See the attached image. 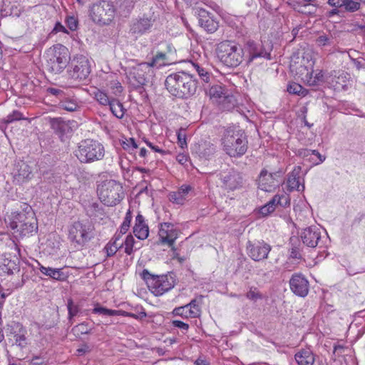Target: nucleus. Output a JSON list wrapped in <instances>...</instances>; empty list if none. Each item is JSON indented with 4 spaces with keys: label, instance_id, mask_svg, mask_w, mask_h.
<instances>
[{
    "label": "nucleus",
    "instance_id": "obj_24",
    "mask_svg": "<svg viewBox=\"0 0 365 365\" xmlns=\"http://www.w3.org/2000/svg\"><path fill=\"white\" fill-rule=\"evenodd\" d=\"M321 238V232L317 226L305 228L301 233L302 242L309 247H315Z\"/></svg>",
    "mask_w": 365,
    "mask_h": 365
},
{
    "label": "nucleus",
    "instance_id": "obj_59",
    "mask_svg": "<svg viewBox=\"0 0 365 365\" xmlns=\"http://www.w3.org/2000/svg\"><path fill=\"white\" fill-rule=\"evenodd\" d=\"M189 156L185 153H179L176 156L177 161L181 164L182 165L187 166V163L188 162Z\"/></svg>",
    "mask_w": 365,
    "mask_h": 365
},
{
    "label": "nucleus",
    "instance_id": "obj_62",
    "mask_svg": "<svg viewBox=\"0 0 365 365\" xmlns=\"http://www.w3.org/2000/svg\"><path fill=\"white\" fill-rule=\"evenodd\" d=\"M328 3L331 6L339 8L344 4V0H328Z\"/></svg>",
    "mask_w": 365,
    "mask_h": 365
},
{
    "label": "nucleus",
    "instance_id": "obj_6",
    "mask_svg": "<svg viewBox=\"0 0 365 365\" xmlns=\"http://www.w3.org/2000/svg\"><path fill=\"white\" fill-rule=\"evenodd\" d=\"M46 68L54 74L61 73L70 60L68 49L61 44L50 48L46 52Z\"/></svg>",
    "mask_w": 365,
    "mask_h": 365
},
{
    "label": "nucleus",
    "instance_id": "obj_3",
    "mask_svg": "<svg viewBox=\"0 0 365 365\" xmlns=\"http://www.w3.org/2000/svg\"><path fill=\"white\" fill-rule=\"evenodd\" d=\"M222 149L230 157L242 156L247 150V140L245 133L240 129L228 128L221 139Z\"/></svg>",
    "mask_w": 365,
    "mask_h": 365
},
{
    "label": "nucleus",
    "instance_id": "obj_45",
    "mask_svg": "<svg viewBox=\"0 0 365 365\" xmlns=\"http://www.w3.org/2000/svg\"><path fill=\"white\" fill-rule=\"evenodd\" d=\"M246 297L253 302L263 298L262 294L258 290L257 287H251L246 294Z\"/></svg>",
    "mask_w": 365,
    "mask_h": 365
},
{
    "label": "nucleus",
    "instance_id": "obj_39",
    "mask_svg": "<svg viewBox=\"0 0 365 365\" xmlns=\"http://www.w3.org/2000/svg\"><path fill=\"white\" fill-rule=\"evenodd\" d=\"M112 113L118 118H121L124 115L123 105L116 99L113 98L110 103L108 104Z\"/></svg>",
    "mask_w": 365,
    "mask_h": 365
},
{
    "label": "nucleus",
    "instance_id": "obj_63",
    "mask_svg": "<svg viewBox=\"0 0 365 365\" xmlns=\"http://www.w3.org/2000/svg\"><path fill=\"white\" fill-rule=\"evenodd\" d=\"M31 363L33 365H45V361L39 356H34L31 359Z\"/></svg>",
    "mask_w": 365,
    "mask_h": 365
},
{
    "label": "nucleus",
    "instance_id": "obj_2",
    "mask_svg": "<svg viewBox=\"0 0 365 365\" xmlns=\"http://www.w3.org/2000/svg\"><path fill=\"white\" fill-rule=\"evenodd\" d=\"M6 223L13 233L19 237L31 234L37 229L35 213L30 206H26L22 212L11 213Z\"/></svg>",
    "mask_w": 365,
    "mask_h": 365
},
{
    "label": "nucleus",
    "instance_id": "obj_4",
    "mask_svg": "<svg viewBox=\"0 0 365 365\" xmlns=\"http://www.w3.org/2000/svg\"><path fill=\"white\" fill-rule=\"evenodd\" d=\"M94 236V227L88 220L76 221L68 227V239L76 249L84 247Z\"/></svg>",
    "mask_w": 365,
    "mask_h": 365
},
{
    "label": "nucleus",
    "instance_id": "obj_37",
    "mask_svg": "<svg viewBox=\"0 0 365 365\" xmlns=\"http://www.w3.org/2000/svg\"><path fill=\"white\" fill-rule=\"evenodd\" d=\"M59 106L61 108L69 112L76 111L79 108V106L76 99L68 98L61 101L59 103Z\"/></svg>",
    "mask_w": 365,
    "mask_h": 365
},
{
    "label": "nucleus",
    "instance_id": "obj_35",
    "mask_svg": "<svg viewBox=\"0 0 365 365\" xmlns=\"http://www.w3.org/2000/svg\"><path fill=\"white\" fill-rule=\"evenodd\" d=\"M168 57L164 52H158L153 58L151 62L148 63L150 68H160L168 64Z\"/></svg>",
    "mask_w": 365,
    "mask_h": 365
},
{
    "label": "nucleus",
    "instance_id": "obj_34",
    "mask_svg": "<svg viewBox=\"0 0 365 365\" xmlns=\"http://www.w3.org/2000/svg\"><path fill=\"white\" fill-rule=\"evenodd\" d=\"M0 269L4 272L11 274L17 269V264L15 260H12L4 255L0 258Z\"/></svg>",
    "mask_w": 365,
    "mask_h": 365
},
{
    "label": "nucleus",
    "instance_id": "obj_54",
    "mask_svg": "<svg viewBox=\"0 0 365 365\" xmlns=\"http://www.w3.org/2000/svg\"><path fill=\"white\" fill-rule=\"evenodd\" d=\"M142 310L138 312V314L134 313H129L123 310H120V313L118 314V316H123V317H130L134 319H142L145 318L147 314L143 309H141Z\"/></svg>",
    "mask_w": 365,
    "mask_h": 365
},
{
    "label": "nucleus",
    "instance_id": "obj_42",
    "mask_svg": "<svg viewBox=\"0 0 365 365\" xmlns=\"http://www.w3.org/2000/svg\"><path fill=\"white\" fill-rule=\"evenodd\" d=\"M67 309L68 312V321L71 324H73V318L76 317L80 311L79 307L74 304L71 299L68 300Z\"/></svg>",
    "mask_w": 365,
    "mask_h": 365
},
{
    "label": "nucleus",
    "instance_id": "obj_25",
    "mask_svg": "<svg viewBox=\"0 0 365 365\" xmlns=\"http://www.w3.org/2000/svg\"><path fill=\"white\" fill-rule=\"evenodd\" d=\"M223 186L230 190L240 188L242 185V175L235 170H230L222 176Z\"/></svg>",
    "mask_w": 365,
    "mask_h": 365
},
{
    "label": "nucleus",
    "instance_id": "obj_20",
    "mask_svg": "<svg viewBox=\"0 0 365 365\" xmlns=\"http://www.w3.org/2000/svg\"><path fill=\"white\" fill-rule=\"evenodd\" d=\"M289 204L290 199L288 195H276L266 205L259 209V213L262 217H266L273 212L277 205L285 207L289 206Z\"/></svg>",
    "mask_w": 365,
    "mask_h": 365
},
{
    "label": "nucleus",
    "instance_id": "obj_38",
    "mask_svg": "<svg viewBox=\"0 0 365 365\" xmlns=\"http://www.w3.org/2000/svg\"><path fill=\"white\" fill-rule=\"evenodd\" d=\"M119 238L115 237L113 240L110 241L104 247L107 257L113 256L122 247L123 244L118 243Z\"/></svg>",
    "mask_w": 365,
    "mask_h": 365
},
{
    "label": "nucleus",
    "instance_id": "obj_31",
    "mask_svg": "<svg viewBox=\"0 0 365 365\" xmlns=\"http://www.w3.org/2000/svg\"><path fill=\"white\" fill-rule=\"evenodd\" d=\"M299 168L294 169L289 175L287 179V186L290 191L297 190L304 191V185L301 183L299 176Z\"/></svg>",
    "mask_w": 365,
    "mask_h": 365
},
{
    "label": "nucleus",
    "instance_id": "obj_29",
    "mask_svg": "<svg viewBox=\"0 0 365 365\" xmlns=\"http://www.w3.org/2000/svg\"><path fill=\"white\" fill-rule=\"evenodd\" d=\"M38 263V269L40 272L54 280L63 282L66 280L67 276L62 272L61 268H52L49 267H44L39 262Z\"/></svg>",
    "mask_w": 365,
    "mask_h": 365
},
{
    "label": "nucleus",
    "instance_id": "obj_60",
    "mask_svg": "<svg viewBox=\"0 0 365 365\" xmlns=\"http://www.w3.org/2000/svg\"><path fill=\"white\" fill-rule=\"evenodd\" d=\"M145 143H146V145L150 147L153 150H154L155 152H157V153H159L162 155H165L167 153V151L160 148L157 145H155L153 143H152L151 142L148 141V140H145Z\"/></svg>",
    "mask_w": 365,
    "mask_h": 365
},
{
    "label": "nucleus",
    "instance_id": "obj_23",
    "mask_svg": "<svg viewBox=\"0 0 365 365\" xmlns=\"http://www.w3.org/2000/svg\"><path fill=\"white\" fill-rule=\"evenodd\" d=\"M291 290L297 296L305 297L309 292V282L302 274H293L289 280Z\"/></svg>",
    "mask_w": 365,
    "mask_h": 365
},
{
    "label": "nucleus",
    "instance_id": "obj_8",
    "mask_svg": "<svg viewBox=\"0 0 365 365\" xmlns=\"http://www.w3.org/2000/svg\"><path fill=\"white\" fill-rule=\"evenodd\" d=\"M98 195L100 200L104 205L113 206L123 199V187L120 183L115 180H106L98 185Z\"/></svg>",
    "mask_w": 365,
    "mask_h": 365
},
{
    "label": "nucleus",
    "instance_id": "obj_11",
    "mask_svg": "<svg viewBox=\"0 0 365 365\" xmlns=\"http://www.w3.org/2000/svg\"><path fill=\"white\" fill-rule=\"evenodd\" d=\"M154 12L139 15L131 20L129 25V33L135 38H138L149 33L155 22Z\"/></svg>",
    "mask_w": 365,
    "mask_h": 365
},
{
    "label": "nucleus",
    "instance_id": "obj_30",
    "mask_svg": "<svg viewBox=\"0 0 365 365\" xmlns=\"http://www.w3.org/2000/svg\"><path fill=\"white\" fill-rule=\"evenodd\" d=\"M300 63V66L296 67V69L299 70L298 71L307 72V71L312 70L314 64V51L310 48L304 49Z\"/></svg>",
    "mask_w": 365,
    "mask_h": 365
},
{
    "label": "nucleus",
    "instance_id": "obj_51",
    "mask_svg": "<svg viewBox=\"0 0 365 365\" xmlns=\"http://www.w3.org/2000/svg\"><path fill=\"white\" fill-rule=\"evenodd\" d=\"M346 11L349 12H354L359 9L360 4L352 0H344L343 6Z\"/></svg>",
    "mask_w": 365,
    "mask_h": 365
},
{
    "label": "nucleus",
    "instance_id": "obj_57",
    "mask_svg": "<svg viewBox=\"0 0 365 365\" xmlns=\"http://www.w3.org/2000/svg\"><path fill=\"white\" fill-rule=\"evenodd\" d=\"M319 46H325L331 43V38L325 34L320 35L316 40Z\"/></svg>",
    "mask_w": 365,
    "mask_h": 365
},
{
    "label": "nucleus",
    "instance_id": "obj_1",
    "mask_svg": "<svg viewBox=\"0 0 365 365\" xmlns=\"http://www.w3.org/2000/svg\"><path fill=\"white\" fill-rule=\"evenodd\" d=\"M168 92L179 98H187L196 93L197 83L194 76L181 71L170 74L165 82Z\"/></svg>",
    "mask_w": 365,
    "mask_h": 365
},
{
    "label": "nucleus",
    "instance_id": "obj_21",
    "mask_svg": "<svg viewBox=\"0 0 365 365\" xmlns=\"http://www.w3.org/2000/svg\"><path fill=\"white\" fill-rule=\"evenodd\" d=\"M158 235L162 244H167L168 246L173 247L178 237V230L175 228L174 225L164 222L160 225Z\"/></svg>",
    "mask_w": 365,
    "mask_h": 365
},
{
    "label": "nucleus",
    "instance_id": "obj_55",
    "mask_svg": "<svg viewBox=\"0 0 365 365\" xmlns=\"http://www.w3.org/2000/svg\"><path fill=\"white\" fill-rule=\"evenodd\" d=\"M123 148L127 150H133L138 148V145L135 143L134 138L126 139L125 141H123L122 143Z\"/></svg>",
    "mask_w": 365,
    "mask_h": 365
},
{
    "label": "nucleus",
    "instance_id": "obj_64",
    "mask_svg": "<svg viewBox=\"0 0 365 365\" xmlns=\"http://www.w3.org/2000/svg\"><path fill=\"white\" fill-rule=\"evenodd\" d=\"M53 31H55L56 33H58V32L68 33L66 28L59 22L56 24L55 27L53 29Z\"/></svg>",
    "mask_w": 365,
    "mask_h": 365
},
{
    "label": "nucleus",
    "instance_id": "obj_5",
    "mask_svg": "<svg viewBox=\"0 0 365 365\" xmlns=\"http://www.w3.org/2000/svg\"><path fill=\"white\" fill-rule=\"evenodd\" d=\"M140 276L145 282L149 290L155 296L163 295L175 285V279L172 274L155 275L148 269H143Z\"/></svg>",
    "mask_w": 365,
    "mask_h": 365
},
{
    "label": "nucleus",
    "instance_id": "obj_53",
    "mask_svg": "<svg viewBox=\"0 0 365 365\" xmlns=\"http://www.w3.org/2000/svg\"><path fill=\"white\" fill-rule=\"evenodd\" d=\"M132 220V215L130 210L126 212L125 217L124 218L123 222L120 227V232L122 234H125L130 227V222Z\"/></svg>",
    "mask_w": 365,
    "mask_h": 365
},
{
    "label": "nucleus",
    "instance_id": "obj_40",
    "mask_svg": "<svg viewBox=\"0 0 365 365\" xmlns=\"http://www.w3.org/2000/svg\"><path fill=\"white\" fill-rule=\"evenodd\" d=\"M224 91L225 88L220 85H214L210 88L208 94L211 98L221 99L222 98H226Z\"/></svg>",
    "mask_w": 365,
    "mask_h": 365
},
{
    "label": "nucleus",
    "instance_id": "obj_10",
    "mask_svg": "<svg viewBox=\"0 0 365 365\" xmlns=\"http://www.w3.org/2000/svg\"><path fill=\"white\" fill-rule=\"evenodd\" d=\"M76 155L81 163L99 160L104 156V148L98 141L86 139L80 143Z\"/></svg>",
    "mask_w": 365,
    "mask_h": 365
},
{
    "label": "nucleus",
    "instance_id": "obj_52",
    "mask_svg": "<svg viewBox=\"0 0 365 365\" xmlns=\"http://www.w3.org/2000/svg\"><path fill=\"white\" fill-rule=\"evenodd\" d=\"M72 330L76 335L86 334L90 333V329L88 328V324L85 322H83L75 326Z\"/></svg>",
    "mask_w": 365,
    "mask_h": 365
},
{
    "label": "nucleus",
    "instance_id": "obj_61",
    "mask_svg": "<svg viewBox=\"0 0 365 365\" xmlns=\"http://www.w3.org/2000/svg\"><path fill=\"white\" fill-rule=\"evenodd\" d=\"M195 365H210V362L208 359L204 356H200L194 362Z\"/></svg>",
    "mask_w": 365,
    "mask_h": 365
},
{
    "label": "nucleus",
    "instance_id": "obj_50",
    "mask_svg": "<svg viewBox=\"0 0 365 365\" xmlns=\"http://www.w3.org/2000/svg\"><path fill=\"white\" fill-rule=\"evenodd\" d=\"M135 243V240L133 237L130 235H128L124 242L125 245V252L130 255L133 252V245Z\"/></svg>",
    "mask_w": 365,
    "mask_h": 365
},
{
    "label": "nucleus",
    "instance_id": "obj_44",
    "mask_svg": "<svg viewBox=\"0 0 365 365\" xmlns=\"http://www.w3.org/2000/svg\"><path fill=\"white\" fill-rule=\"evenodd\" d=\"M95 98L103 106H108L113 98L109 97L106 93L98 91L95 93Z\"/></svg>",
    "mask_w": 365,
    "mask_h": 365
},
{
    "label": "nucleus",
    "instance_id": "obj_46",
    "mask_svg": "<svg viewBox=\"0 0 365 365\" xmlns=\"http://www.w3.org/2000/svg\"><path fill=\"white\" fill-rule=\"evenodd\" d=\"M26 331L21 329L19 333L14 335L15 344L23 348L27 344V339L25 336Z\"/></svg>",
    "mask_w": 365,
    "mask_h": 365
},
{
    "label": "nucleus",
    "instance_id": "obj_13",
    "mask_svg": "<svg viewBox=\"0 0 365 365\" xmlns=\"http://www.w3.org/2000/svg\"><path fill=\"white\" fill-rule=\"evenodd\" d=\"M153 76V71L148 63H141L131 68L129 79L135 86L147 84Z\"/></svg>",
    "mask_w": 365,
    "mask_h": 365
},
{
    "label": "nucleus",
    "instance_id": "obj_43",
    "mask_svg": "<svg viewBox=\"0 0 365 365\" xmlns=\"http://www.w3.org/2000/svg\"><path fill=\"white\" fill-rule=\"evenodd\" d=\"M287 91L292 94H297L304 96L307 93V91L304 89L300 84L292 83L287 86Z\"/></svg>",
    "mask_w": 365,
    "mask_h": 365
},
{
    "label": "nucleus",
    "instance_id": "obj_17",
    "mask_svg": "<svg viewBox=\"0 0 365 365\" xmlns=\"http://www.w3.org/2000/svg\"><path fill=\"white\" fill-rule=\"evenodd\" d=\"M279 173H268L263 170L261 171L258 180V186L262 190L265 192H272L280 184Z\"/></svg>",
    "mask_w": 365,
    "mask_h": 365
},
{
    "label": "nucleus",
    "instance_id": "obj_16",
    "mask_svg": "<svg viewBox=\"0 0 365 365\" xmlns=\"http://www.w3.org/2000/svg\"><path fill=\"white\" fill-rule=\"evenodd\" d=\"M247 254L255 261H261L268 257L271 246L263 241L255 242L248 241L246 245Z\"/></svg>",
    "mask_w": 365,
    "mask_h": 365
},
{
    "label": "nucleus",
    "instance_id": "obj_33",
    "mask_svg": "<svg viewBox=\"0 0 365 365\" xmlns=\"http://www.w3.org/2000/svg\"><path fill=\"white\" fill-rule=\"evenodd\" d=\"M134 0H115V12L122 16H127L134 8Z\"/></svg>",
    "mask_w": 365,
    "mask_h": 365
},
{
    "label": "nucleus",
    "instance_id": "obj_28",
    "mask_svg": "<svg viewBox=\"0 0 365 365\" xmlns=\"http://www.w3.org/2000/svg\"><path fill=\"white\" fill-rule=\"evenodd\" d=\"M133 233L139 240H145L148 237V226L145 223L144 217L140 214L136 216Z\"/></svg>",
    "mask_w": 365,
    "mask_h": 365
},
{
    "label": "nucleus",
    "instance_id": "obj_48",
    "mask_svg": "<svg viewBox=\"0 0 365 365\" xmlns=\"http://www.w3.org/2000/svg\"><path fill=\"white\" fill-rule=\"evenodd\" d=\"M186 129L180 128L177 131L178 143L181 148H187Z\"/></svg>",
    "mask_w": 365,
    "mask_h": 365
},
{
    "label": "nucleus",
    "instance_id": "obj_27",
    "mask_svg": "<svg viewBox=\"0 0 365 365\" xmlns=\"http://www.w3.org/2000/svg\"><path fill=\"white\" fill-rule=\"evenodd\" d=\"M294 359L298 365H314L315 356L309 349H302L298 351Z\"/></svg>",
    "mask_w": 365,
    "mask_h": 365
},
{
    "label": "nucleus",
    "instance_id": "obj_58",
    "mask_svg": "<svg viewBox=\"0 0 365 365\" xmlns=\"http://www.w3.org/2000/svg\"><path fill=\"white\" fill-rule=\"evenodd\" d=\"M171 323L173 327L179 328L182 331H187L189 329V325L187 324L180 320H173Z\"/></svg>",
    "mask_w": 365,
    "mask_h": 365
},
{
    "label": "nucleus",
    "instance_id": "obj_49",
    "mask_svg": "<svg viewBox=\"0 0 365 365\" xmlns=\"http://www.w3.org/2000/svg\"><path fill=\"white\" fill-rule=\"evenodd\" d=\"M203 150L201 154L206 158L212 155L216 150L215 146L210 143H205L202 145Z\"/></svg>",
    "mask_w": 365,
    "mask_h": 365
},
{
    "label": "nucleus",
    "instance_id": "obj_47",
    "mask_svg": "<svg viewBox=\"0 0 365 365\" xmlns=\"http://www.w3.org/2000/svg\"><path fill=\"white\" fill-rule=\"evenodd\" d=\"M24 118V115L19 110H14L11 113L9 114L5 118H4L2 122L6 124H9Z\"/></svg>",
    "mask_w": 365,
    "mask_h": 365
},
{
    "label": "nucleus",
    "instance_id": "obj_18",
    "mask_svg": "<svg viewBox=\"0 0 365 365\" xmlns=\"http://www.w3.org/2000/svg\"><path fill=\"white\" fill-rule=\"evenodd\" d=\"M13 180L21 185L31 180L34 176L33 170L29 165L24 161H18L14 164L12 171Z\"/></svg>",
    "mask_w": 365,
    "mask_h": 365
},
{
    "label": "nucleus",
    "instance_id": "obj_7",
    "mask_svg": "<svg viewBox=\"0 0 365 365\" xmlns=\"http://www.w3.org/2000/svg\"><path fill=\"white\" fill-rule=\"evenodd\" d=\"M217 54L220 61L228 67H237L243 60V49L236 43L230 41L218 44Z\"/></svg>",
    "mask_w": 365,
    "mask_h": 365
},
{
    "label": "nucleus",
    "instance_id": "obj_32",
    "mask_svg": "<svg viewBox=\"0 0 365 365\" xmlns=\"http://www.w3.org/2000/svg\"><path fill=\"white\" fill-rule=\"evenodd\" d=\"M191 190L190 185H183L178 191L170 192L169 195V199L171 202L182 205L186 200L187 195Z\"/></svg>",
    "mask_w": 365,
    "mask_h": 365
},
{
    "label": "nucleus",
    "instance_id": "obj_26",
    "mask_svg": "<svg viewBox=\"0 0 365 365\" xmlns=\"http://www.w3.org/2000/svg\"><path fill=\"white\" fill-rule=\"evenodd\" d=\"M301 79L309 86H317L324 81V75L322 71H318L313 76V68L307 72L297 71Z\"/></svg>",
    "mask_w": 365,
    "mask_h": 365
},
{
    "label": "nucleus",
    "instance_id": "obj_9",
    "mask_svg": "<svg viewBox=\"0 0 365 365\" xmlns=\"http://www.w3.org/2000/svg\"><path fill=\"white\" fill-rule=\"evenodd\" d=\"M89 15L93 22L100 25H108L115 18V8L110 1H98L91 6Z\"/></svg>",
    "mask_w": 365,
    "mask_h": 365
},
{
    "label": "nucleus",
    "instance_id": "obj_14",
    "mask_svg": "<svg viewBox=\"0 0 365 365\" xmlns=\"http://www.w3.org/2000/svg\"><path fill=\"white\" fill-rule=\"evenodd\" d=\"M49 124L53 133L57 135L61 140L70 135L73 129L76 127L75 120H66L62 118H50Z\"/></svg>",
    "mask_w": 365,
    "mask_h": 365
},
{
    "label": "nucleus",
    "instance_id": "obj_22",
    "mask_svg": "<svg viewBox=\"0 0 365 365\" xmlns=\"http://www.w3.org/2000/svg\"><path fill=\"white\" fill-rule=\"evenodd\" d=\"M200 302L197 299H192L189 304L174 309L173 313L174 315L180 316L184 318H196L200 315Z\"/></svg>",
    "mask_w": 365,
    "mask_h": 365
},
{
    "label": "nucleus",
    "instance_id": "obj_36",
    "mask_svg": "<svg viewBox=\"0 0 365 365\" xmlns=\"http://www.w3.org/2000/svg\"><path fill=\"white\" fill-rule=\"evenodd\" d=\"M192 65L203 82L207 83H211V81L213 80V76L208 69L197 63H192Z\"/></svg>",
    "mask_w": 365,
    "mask_h": 365
},
{
    "label": "nucleus",
    "instance_id": "obj_41",
    "mask_svg": "<svg viewBox=\"0 0 365 365\" xmlns=\"http://www.w3.org/2000/svg\"><path fill=\"white\" fill-rule=\"evenodd\" d=\"M92 312L93 313L105 316H118V314L120 313V310L110 309L106 307H100L98 305L96 306Z\"/></svg>",
    "mask_w": 365,
    "mask_h": 365
},
{
    "label": "nucleus",
    "instance_id": "obj_15",
    "mask_svg": "<svg viewBox=\"0 0 365 365\" xmlns=\"http://www.w3.org/2000/svg\"><path fill=\"white\" fill-rule=\"evenodd\" d=\"M242 49L247 65H250L255 59L260 57L271 59L270 53L265 51L261 44L252 41H247Z\"/></svg>",
    "mask_w": 365,
    "mask_h": 365
},
{
    "label": "nucleus",
    "instance_id": "obj_19",
    "mask_svg": "<svg viewBox=\"0 0 365 365\" xmlns=\"http://www.w3.org/2000/svg\"><path fill=\"white\" fill-rule=\"evenodd\" d=\"M195 13L198 16L200 26L203 28L205 31L212 34L217 30L219 23L213 14L202 8H197Z\"/></svg>",
    "mask_w": 365,
    "mask_h": 365
},
{
    "label": "nucleus",
    "instance_id": "obj_56",
    "mask_svg": "<svg viewBox=\"0 0 365 365\" xmlns=\"http://www.w3.org/2000/svg\"><path fill=\"white\" fill-rule=\"evenodd\" d=\"M66 22L70 30L76 31L78 29V21L75 16L67 17Z\"/></svg>",
    "mask_w": 365,
    "mask_h": 365
},
{
    "label": "nucleus",
    "instance_id": "obj_12",
    "mask_svg": "<svg viewBox=\"0 0 365 365\" xmlns=\"http://www.w3.org/2000/svg\"><path fill=\"white\" fill-rule=\"evenodd\" d=\"M91 73V63L88 58L83 55L76 56L69 66V76L78 81L86 79Z\"/></svg>",
    "mask_w": 365,
    "mask_h": 365
}]
</instances>
